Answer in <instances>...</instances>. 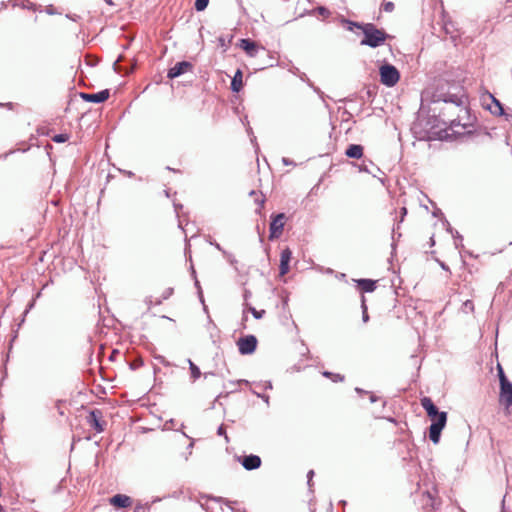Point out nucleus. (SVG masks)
Instances as JSON below:
<instances>
[{
	"mask_svg": "<svg viewBox=\"0 0 512 512\" xmlns=\"http://www.w3.org/2000/svg\"><path fill=\"white\" fill-rule=\"evenodd\" d=\"M109 501L111 505L118 508H126L132 504L131 498L124 494H116Z\"/></svg>",
	"mask_w": 512,
	"mask_h": 512,
	"instance_id": "f8f14e48",
	"label": "nucleus"
},
{
	"mask_svg": "<svg viewBox=\"0 0 512 512\" xmlns=\"http://www.w3.org/2000/svg\"><path fill=\"white\" fill-rule=\"evenodd\" d=\"M377 400H378V398H377L375 395H373V394H372V395H370V401H371L372 403L376 402Z\"/></svg>",
	"mask_w": 512,
	"mask_h": 512,
	"instance_id": "4c0bfd02",
	"label": "nucleus"
},
{
	"mask_svg": "<svg viewBox=\"0 0 512 512\" xmlns=\"http://www.w3.org/2000/svg\"><path fill=\"white\" fill-rule=\"evenodd\" d=\"M400 79L397 68L391 64H384L380 67V81L387 87H393Z\"/></svg>",
	"mask_w": 512,
	"mask_h": 512,
	"instance_id": "7ed1b4c3",
	"label": "nucleus"
},
{
	"mask_svg": "<svg viewBox=\"0 0 512 512\" xmlns=\"http://www.w3.org/2000/svg\"><path fill=\"white\" fill-rule=\"evenodd\" d=\"M383 9L386 12H392L394 10V3L393 2H385L383 4Z\"/></svg>",
	"mask_w": 512,
	"mask_h": 512,
	"instance_id": "a878e982",
	"label": "nucleus"
},
{
	"mask_svg": "<svg viewBox=\"0 0 512 512\" xmlns=\"http://www.w3.org/2000/svg\"><path fill=\"white\" fill-rule=\"evenodd\" d=\"M80 96L83 100H85L87 102L102 103L109 98L110 92L108 89H105V90L99 91L97 93H92V94L81 93Z\"/></svg>",
	"mask_w": 512,
	"mask_h": 512,
	"instance_id": "6e6552de",
	"label": "nucleus"
},
{
	"mask_svg": "<svg viewBox=\"0 0 512 512\" xmlns=\"http://www.w3.org/2000/svg\"><path fill=\"white\" fill-rule=\"evenodd\" d=\"M474 310V304L471 300H466L464 303H463V311L465 312H472Z\"/></svg>",
	"mask_w": 512,
	"mask_h": 512,
	"instance_id": "b1692460",
	"label": "nucleus"
},
{
	"mask_svg": "<svg viewBox=\"0 0 512 512\" xmlns=\"http://www.w3.org/2000/svg\"><path fill=\"white\" fill-rule=\"evenodd\" d=\"M250 311L252 313V315L256 318V319H261L264 314H265V310H256L255 308L251 307L250 308Z\"/></svg>",
	"mask_w": 512,
	"mask_h": 512,
	"instance_id": "393cba45",
	"label": "nucleus"
},
{
	"mask_svg": "<svg viewBox=\"0 0 512 512\" xmlns=\"http://www.w3.org/2000/svg\"><path fill=\"white\" fill-rule=\"evenodd\" d=\"M498 371H499V380H500V384H502V378L503 377H506L505 374H504V371L502 369L501 366H498Z\"/></svg>",
	"mask_w": 512,
	"mask_h": 512,
	"instance_id": "7c9ffc66",
	"label": "nucleus"
},
{
	"mask_svg": "<svg viewBox=\"0 0 512 512\" xmlns=\"http://www.w3.org/2000/svg\"><path fill=\"white\" fill-rule=\"evenodd\" d=\"M283 163L286 164V165L290 164L289 160L286 159V158H283Z\"/></svg>",
	"mask_w": 512,
	"mask_h": 512,
	"instance_id": "58836bf2",
	"label": "nucleus"
},
{
	"mask_svg": "<svg viewBox=\"0 0 512 512\" xmlns=\"http://www.w3.org/2000/svg\"><path fill=\"white\" fill-rule=\"evenodd\" d=\"M238 350L242 355L252 354L257 347V338L254 335L241 337L237 342Z\"/></svg>",
	"mask_w": 512,
	"mask_h": 512,
	"instance_id": "39448f33",
	"label": "nucleus"
},
{
	"mask_svg": "<svg viewBox=\"0 0 512 512\" xmlns=\"http://www.w3.org/2000/svg\"><path fill=\"white\" fill-rule=\"evenodd\" d=\"M361 308H362V320L364 323L368 322L369 315L367 311L366 299L364 296L361 298Z\"/></svg>",
	"mask_w": 512,
	"mask_h": 512,
	"instance_id": "6ab92c4d",
	"label": "nucleus"
},
{
	"mask_svg": "<svg viewBox=\"0 0 512 512\" xmlns=\"http://www.w3.org/2000/svg\"><path fill=\"white\" fill-rule=\"evenodd\" d=\"M145 506L142 504H137L134 511H144L145 512Z\"/></svg>",
	"mask_w": 512,
	"mask_h": 512,
	"instance_id": "2f4dec72",
	"label": "nucleus"
},
{
	"mask_svg": "<svg viewBox=\"0 0 512 512\" xmlns=\"http://www.w3.org/2000/svg\"><path fill=\"white\" fill-rule=\"evenodd\" d=\"M323 376L328 377V378H332L333 373L328 372V371H324V372H323Z\"/></svg>",
	"mask_w": 512,
	"mask_h": 512,
	"instance_id": "e433bc0d",
	"label": "nucleus"
},
{
	"mask_svg": "<svg viewBox=\"0 0 512 512\" xmlns=\"http://www.w3.org/2000/svg\"><path fill=\"white\" fill-rule=\"evenodd\" d=\"M442 122H443L444 124H446L447 122H450V126H451V127H455V126L460 125V122H459V121H457L456 119H445V118H443V119H442Z\"/></svg>",
	"mask_w": 512,
	"mask_h": 512,
	"instance_id": "cd10ccee",
	"label": "nucleus"
},
{
	"mask_svg": "<svg viewBox=\"0 0 512 512\" xmlns=\"http://www.w3.org/2000/svg\"><path fill=\"white\" fill-rule=\"evenodd\" d=\"M358 287L362 292H373L376 289V281L371 279H358L356 280Z\"/></svg>",
	"mask_w": 512,
	"mask_h": 512,
	"instance_id": "dca6fc26",
	"label": "nucleus"
},
{
	"mask_svg": "<svg viewBox=\"0 0 512 512\" xmlns=\"http://www.w3.org/2000/svg\"><path fill=\"white\" fill-rule=\"evenodd\" d=\"M242 78H243L242 71L240 69H238L231 81L232 91L239 92L242 89V87H243Z\"/></svg>",
	"mask_w": 512,
	"mask_h": 512,
	"instance_id": "a211bd4d",
	"label": "nucleus"
},
{
	"mask_svg": "<svg viewBox=\"0 0 512 512\" xmlns=\"http://www.w3.org/2000/svg\"><path fill=\"white\" fill-rule=\"evenodd\" d=\"M0 512H5V510L1 504H0Z\"/></svg>",
	"mask_w": 512,
	"mask_h": 512,
	"instance_id": "a18cd8bd",
	"label": "nucleus"
},
{
	"mask_svg": "<svg viewBox=\"0 0 512 512\" xmlns=\"http://www.w3.org/2000/svg\"><path fill=\"white\" fill-rule=\"evenodd\" d=\"M355 390H356V392H358V393H364V391H363L362 389H360V388H356Z\"/></svg>",
	"mask_w": 512,
	"mask_h": 512,
	"instance_id": "79ce46f5",
	"label": "nucleus"
},
{
	"mask_svg": "<svg viewBox=\"0 0 512 512\" xmlns=\"http://www.w3.org/2000/svg\"><path fill=\"white\" fill-rule=\"evenodd\" d=\"M491 99H492V105L488 106V109L490 110V112L494 115L505 116L506 120L512 124V110L509 112H505L504 108L499 100H497L492 95H491Z\"/></svg>",
	"mask_w": 512,
	"mask_h": 512,
	"instance_id": "1a4fd4ad",
	"label": "nucleus"
},
{
	"mask_svg": "<svg viewBox=\"0 0 512 512\" xmlns=\"http://www.w3.org/2000/svg\"><path fill=\"white\" fill-rule=\"evenodd\" d=\"M188 362L191 371V376L194 380H196L201 375L200 369L191 360H188Z\"/></svg>",
	"mask_w": 512,
	"mask_h": 512,
	"instance_id": "aec40b11",
	"label": "nucleus"
},
{
	"mask_svg": "<svg viewBox=\"0 0 512 512\" xmlns=\"http://www.w3.org/2000/svg\"><path fill=\"white\" fill-rule=\"evenodd\" d=\"M241 464L246 470H255L260 467L261 459L259 456L251 454L244 456L242 458Z\"/></svg>",
	"mask_w": 512,
	"mask_h": 512,
	"instance_id": "9b49d317",
	"label": "nucleus"
},
{
	"mask_svg": "<svg viewBox=\"0 0 512 512\" xmlns=\"http://www.w3.org/2000/svg\"><path fill=\"white\" fill-rule=\"evenodd\" d=\"M443 101L444 103L454 104L456 107L465 109V99L462 96L454 94L443 95L437 101Z\"/></svg>",
	"mask_w": 512,
	"mask_h": 512,
	"instance_id": "ddd939ff",
	"label": "nucleus"
},
{
	"mask_svg": "<svg viewBox=\"0 0 512 512\" xmlns=\"http://www.w3.org/2000/svg\"><path fill=\"white\" fill-rule=\"evenodd\" d=\"M209 4V0H196L195 1V9L197 11H204Z\"/></svg>",
	"mask_w": 512,
	"mask_h": 512,
	"instance_id": "412c9836",
	"label": "nucleus"
},
{
	"mask_svg": "<svg viewBox=\"0 0 512 512\" xmlns=\"http://www.w3.org/2000/svg\"><path fill=\"white\" fill-rule=\"evenodd\" d=\"M313 475H314V471H313V470H310V471L308 472V475H307V477H308V484H309V485H310V482H311V479H312Z\"/></svg>",
	"mask_w": 512,
	"mask_h": 512,
	"instance_id": "473e14b6",
	"label": "nucleus"
},
{
	"mask_svg": "<svg viewBox=\"0 0 512 512\" xmlns=\"http://www.w3.org/2000/svg\"><path fill=\"white\" fill-rule=\"evenodd\" d=\"M68 139H69L68 134H57L52 137V140L56 143H64V142L68 141Z\"/></svg>",
	"mask_w": 512,
	"mask_h": 512,
	"instance_id": "4be33fe9",
	"label": "nucleus"
},
{
	"mask_svg": "<svg viewBox=\"0 0 512 512\" xmlns=\"http://www.w3.org/2000/svg\"><path fill=\"white\" fill-rule=\"evenodd\" d=\"M286 220V215L284 213H279L275 217H273L270 223V239L278 238L281 236L284 228V223Z\"/></svg>",
	"mask_w": 512,
	"mask_h": 512,
	"instance_id": "423d86ee",
	"label": "nucleus"
},
{
	"mask_svg": "<svg viewBox=\"0 0 512 512\" xmlns=\"http://www.w3.org/2000/svg\"><path fill=\"white\" fill-rule=\"evenodd\" d=\"M292 258V251L289 248L282 250L280 255V275L284 276L289 272V262Z\"/></svg>",
	"mask_w": 512,
	"mask_h": 512,
	"instance_id": "9d476101",
	"label": "nucleus"
},
{
	"mask_svg": "<svg viewBox=\"0 0 512 512\" xmlns=\"http://www.w3.org/2000/svg\"><path fill=\"white\" fill-rule=\"evenodd\" d=\"M240 47L250 56L254 57L259 49L258 45L250 39H241Z\"/></svg>",
	"mask_w": 512,
	"mask_h": 512,
	"instance_id": "4468645a",
	"label": "nucleus"
},
{
	"mask_svg": "<svg viewBox=\"0 0 512 512\" xmlns=\"http://www.w3.org/2000/svg\"><path fill=\"white\" fill-rule=\"evenodd\" d=\"M172 293V289H169L168 292H166V295H170ZM168 296H165L164 298H167Z\"/></svg>",
	"mask_w": 512,
	"mask_h": 512,
	"instance_id": "37998d69",
	"label": "nucleus"
},
{
	"mask_svg": "<svg viewBox=\"0 0 512 512\" xmlns=\"http://www.w3.org/2000/svg\"><path fill=\"white\" fill-rule=\"evenodd\" d=\"M193 68V65L188 61H182L176 63L172 68L169 69L167 77L170 79L179 77L180 75L191 71Z\"/></svg>",
	"mask_w": 512,
	"mask_h": 512,
	"instance_id": "0eeeda50",
	"label": "nucleus"
},
{
	"mask_svg": "<svg viewBox=\"0 0 512 512\" xmlns=\"http://www.w3.org/2000/svg\"><path fill=\"white\" fill-rule=\"evenodd\" d=\"M213 373H204V377L206 378L208 375H212Z\"/></svg>",
	"mask_w": 512,
	"mask_h": 512,
	"instance_id": "de8ad7c7",
	"label": "nucleus"
},
{
	"mask_svg": "<svg viewBox=\"0 0 512 512\" xmlns=\"http://www.w3.org/2000/svg\"><path fill=\"white\" fill-rule=\"evenodd\" d=\"M349 158L360 159L363 156V147L359 144H351L345 151Z\"/></svg>",
	"mask_w": 512,
	"mask_h": 512,
	"instance_id": "f3484780",
	"label": "nucleus"
},
{
	"mask_svg": "<svg viewBox=\"0 0 512 512\" xmlns=\"http://www.w3.org/2000/svg\"><path fill=\"white\" fill-rule=\"evenodd\" d=\"M406 214H407V209L405 207H403L401 209V221H403Z\"/></svg>",
	"mask_w": 512,
	"mask_h": 512,
	"instance_id": "72a5a7b5",
	"label": "nucleus"
},
{
	"mask_svg": "<svg viewBox=\"0 0 512 512\" xmlns=\"http://www.w3.org/2000/svg\"><path fill=\"white\" fill-rule=\"evenodd\" d=\"M499 402L504 406L506 414L509 415L512 406V383L506 377L502 378V384H500Z\"/></svg>",
	"mask_w": 512,
	"mask_h": 512,
	"instance_id": "20e7f679",
	"label": "nucleus"
},
{
	"mask_svg": "<svg viewBox=\"0 0 512 512\" xmlns=\"http://www.w3.org/2000/svg\"><path fill=\"white\" fill-rule=\"evenodd\" d=\"M342 21L347 25V29L349 31H352L355 27L362 30L364 38L360 42L361 45L376 48L384 44L386 39L389 37L384 30L378 29L372 23L360 24L346 19H343Z\"/></svg>",
	"mask_w": 512,
	"mask_h": 512,
	"instance_id": "f257e3e1",
	"label": "nucleus"
},
{
	"mask_svg": "<svg viewBox=\"0 0 512 512\" xmlns=\"http://www.w3.org/2000/svg\"><path fill=\"white\" fill-rule=\"evenodd\" d=\"M105 1H106V3H108L109 5H112V4H113L111 0H105Z\"/></svg>",
	"mask_w": 512,
	"mask_h": 512,
	"instance_id": "49530a36",
	"label": "nucleus"
},
{
	"mask_svg": "<svg viewBox=\"0 0 512 512\" xmlns=\"http://www.w3.org/2000/svg\"><path fill=\"white\" fill-rule=\"evenodd\" d=\"M421 405L432 420V424L429 428V438L434 444H438L440 441L441 431L447 422V413L438 411V408L429 397L421 399Z\"/></svg>",
	"mask_w": 512,
	"mask_h": 512,
	"instance_id": "f03ea898",
	"label": "nucleus"
},
{
	"mask_svg": "<svg viewBox=\"0 0 512 512\" xmlns=\"http://www.w3.org/2000/svg\"><path fill=\"white\" fill-rule=\"evenodd\" d=\"M217 434H218L219 436H224V437H225L226 442H229V438H228V436H227V434H226V431H225V428H224V426H223V425H221V426L218 428V430H217Z\"/></svg>",
	"mask_w": 512,
	"mask_h": 512,
	"instance_id": "bb28decb",
	"label": "nucleus"
},
{
	"mask_svg": "<svg viewBox=\"0 0 512 512\" xmlns=\"http://www.w3.org/2000/svg\"><path fill=\"white\" fill-rule=\"evenodd\" d=\"M250 195L251 196H253V195L256 196L255 202L259 205V208L261 209L263 207L264 203H265V199H264L263 195L258 196L255 191H251Z\"/></svg>",
	"mask_w": 512,
	"mask_h": 512,
	"instance_id": "5701e85b",
	"label": "nucleus"
},
{
	"mask_svg": "<svg viewBox=\"0 0 512 512\" xmlns=\"http://www.w3.org/2000/svg\"><path fill=\"white\" fill-rule=\"evenodd\" d=\"M331 379H332L333 382H342L344 380V376L340 375V374H334L333 373V376H332Z\"/></svg>",
	"mask_w": 512,
	"mask_h": 512,
	"instance_id": "c85d7f7f",
	"label": "nucleus"
},
{
	"mask_svg": "<svg viewBox=\"0 0 512 512\" xmlns=\"http://www.w3.org/2000/svg\"><path fill=\"white\" fill-rule=\"evenodd\" d=\"M223 253L225 254V256H226L227 260L230 262V264L234 265L237 262L231 254H227L225 251H223Z\"/></svg>",
	"mask_w": 512,
	"mask_h": 512,
	"instance_id": "c756f323",
	"label": "nucleus"
},
{
	"mask_svg": "<svg viewBox=\"0 0 512 512\" xmlns=\"http://www.w3.org/2000/svg\"><path fill=\"white\" fill-rule=\"evenodd\" d=\"M462 241V236L457 233V236L455 237V244L458 246V242Z\"/></svg>",
	"mask_w": 512,
	"mask_h": 512,
	"instance_id": "f704fd0d",
	"label": "nucleus"
},
{
	"mask_svg": "<svg viewBox=\"0 0 512 512\" xmlns=\"http://www.w3.org/2000/svg\"><path fill=\"white\" fill-rule=\"evenodd\" d=\"M462 241V236L457 233V236L455 237V244L458 246V242Z\"/></svg>",
	"mask_w": 512,
	"mask_h": 512,
	"instance_id": "c9c22d12",
	"label": "nucleus"
},
{
	"mask_svg": "<svg viewBox=\"0 0 512 512\" xmlns=\"http://www.w3.org/2000/svg\"><path fill=\"white\" fill-rule=\"evenodd\" d=\"M175 209L178 210L179 208H182V205L174 204Z\"/></svg>",
	"mask_w": 512,
	"mask_h": 512,
	"instance_id": "a19ab883",
	"label": "nucleus"
},
{
	"mask_svg": "<svg viewBox=\"0 0 512 512\" xmlns=\"http://www.w3.org/2000/svg\"><path fill=\"white\" fill-rule=\"evenodd\" d=\"M215 247H216L218 250H220V251H222V252H223V250H222L221 246H220L218 243H216V244H215Z\"/></svg>",
	"mask_w": 512,
	"mask_h": 512,
	"instance_id": "ea45409f",
	"label": "nucleus"
},
{
	"mask_svg": "<svg viewBox=\"0 0 512 512\" xmlns=\"http://www.w3.org/2000/svg\"><path fill=\"white\" fill-rule=\"evenodd\" d=\"M100 411L94 410L89 415V423L91 426L98 432H102L104 430V425L100 422Z\"/></svg>",
	"mask_w": 512,
	"mask_h": 512,
	"instance_id": "2eb2a0df",
	"label": "nucleus"
},
{
	"mask_svg": "<svg viewBox=\"0 0 512 512\" xmlns=\"http://www.w3.org/2000/svg\"><path fill=\"white\" fill-rule=\"evenodd\" d=\"M134 512H144V511H134Z\"/></svg>",
	"mask_w": 512,
	"mask_h": 512,
	"instance_id": "09e8293b",
	"label": "nucleus"
},
{
	"mask_svg": "<svg viewBox=\"0 0 512 512\" xmlns=\"http://www.w3.org/2000/svg\"><path fill=\"white\" fill-rule=\"evenodd\" d=\"M263 399H264V401H265L266 403H268V401H269V397H268V396H264V397H263Z\"/></svg>",
	"mask_w": 512,
	"mask_h": 512,
	"instance_id": "c03bdc74",
	"label": "nucleus"
}]
</instances>
